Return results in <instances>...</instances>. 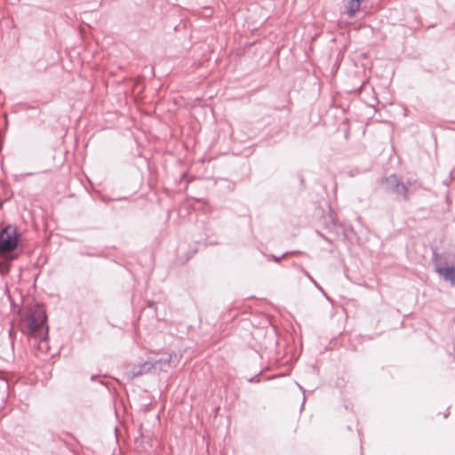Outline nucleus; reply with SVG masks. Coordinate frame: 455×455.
I'll use <instances>...</instances> for the list:
<instances>
[{
  "mask_svg": "<svg viewBox=\"0 0 455 455\" xmlns=\"http://www.w3.org/2000/svg\"><path fill=\"white\" fill-rule=\"evenodd\" d=\"M299 389L303 391V393L305 392L303 387L299 386Z\"/></svg>",
  "mask_w": 455,
  "mask_h": 455,
  "instance_id": "12",
  "label": "nucleus"
},
{
  "mask_svg": "<svg viewBox=\"0 0 455 455\" xmlns=\"http://www.w3.org/2000/svg\"><path fill=\"white\" fill-rule=\"evenodd\" d=\"M18 235L16 229L11 226L4 228L0 232V257L12 255L11 253L18 246Z\"/></svg>",
  "mask_w": 455,
  "mask_h": 455,
  "instance_id": "2",
  "label": "nucleus"
},
{
  "mask_svg": "<svg viewBox=\"0 0 455 455\" xmlns=\"http://www.w3.org/2000/svg\"><path fill=\"white\" fill-rule=\"evenodd\" d=\"M365 0H347L346 4V13L349 18H353L360 10V6Z\"/></svg>",
  "mask_w": 455,
  "mask_h": 455,
  "instance_id": "6",
  "label": "nucleus"
},
{
  "mask_svg": "<svg viewBox=\"0 0 455 455\" xmlns=\"http://www.w3.org/2000/svg\"><path fill=\"white\" fill-rule=\"evenodd\" d=\"M381 185L387 192L395 194L396 196L402 197L404 200H408V188L401 182L396 175L393 174L388 177L382 178Z\"/></svg>",
  "mask_w": 455,
  "mask_h": 455,
  "instance_id": "3",
  "label": "nucleus"
},
{
  "mask_svg": "<svg viewBox=\"0 0 455 455\" xmlns=\"http://www.w3.org/2000/svg\"><path fill=\"white\" fill-rule=\"evenodd\" d=\"M25 321L29 335L39 339L41 342L46 340L48 328L45 325L46 316L42 310L28 315Z\"/></svg>",
  "mask_w": 455,
  "mask_h": 455,
  "instance_id": "1",
  "label": "nucleus"
},
{
  "mask_svg": "<svg viewBox=\"0 0 455 455\" xmlns=\"http://www.w3.org/2000/svg\"><path fill=\"white\" fill-rule=\"evenodd\" d=\"M172 362V355H169L166 358H162L158 363H171Z\"/></svg>",
  "mask_w": 455,
  "mask_h": 455,
  "instance_id": "9",
  "label": "nucleus"
},
{
  "mask_svg": "<svg viewBox=\"0 0 455 455\" xmlns=\"http://www.w3.org/2000/svg\"><path fill=\"white\" fill-rule=\"evenodd\" d=\"M435 271L442 275L444 280L449 281L452 285L455 286V266L452 267H442L438 263L435 265Z\"/></svg>",
  "mask_w": 455,
  "mask_h": 455,
  "instance_id": "5",
  "label": "nucleus"
},
{
  "mask_svg": "<svg viewBox=\"0 0 455 455\" xmlns=\"http://www.w3.org/2000/svg\"><path fill=\"white\" fill-rule=\"evenodd\" d=\"M155 364L150 361H146L141 363L134 364L130 369L125 371L124 375L127 379H133L136 377L146 374L151 371Z\"/></svg>",
  "mask_w": 455,
  "mask_h": 455,
  "instance_id": "4",
  "label": "nucleus"
},
{
  "mask_svg": "<svg viewBox=\"0 0 455 455\" xmlns=\"http://www.w3.org/2000/svg\"><path fill=\"white\" fill-rule=\"evenodd\" d=\"M4 261H0V273L2 275H5L9 272L10 269V261L13 260L15 259V256L13 255H6L5 257H2Z\"/></svg>",
  "mask_w": 455,
  "mask_h": 455,
  "instance_id": "7",
  "label": "nucleus"
},
{
  "mask_svg": "<svg viewBox=\"0 0 455 455\" xmlns=\"http://www.w3.org/2000/svg\"><path fill=\"white\" fill-rule=\"evenodd\" d=\"M310 281L315 284V286L320 290L323 294L324 296H326V294L324 293L323 288L316 283V281L313 278V277H310Z\"/></svg>",
  "mask_w": 455,
  "mask_h": 455,
  "instance_id": "10",
  "label": "nucleus"
},
{
  "mask_svg": "<svg viewBox=\"0 0 455 455\" xmlns=\"http://www.w3.org/2000/svg\"><path fill=\"white\" fill-rule=\"evenodd\" d=\"M295 253H298V251L285 252L281 257L271 255V256H269V258H271L274 261L278 263L281 260V259L287 257L289 254H295Z\"/></svg>",
  "mask_w": 455,
  "mask_h": 455,
  "instance_id": "8",
  "label": "nucleus"
},
{
  "mask_svg": "<svg viewBox=\"0 0 455 455\" xmlns=\"http://www.w3.org/2000/svg\"><path fill=\"white\" fill-rule=\"evenodd\" d=\"M303 272H304V274L306 275V276H307L309 279H310V277H312V276L308 274V272H307L306 270H303Z\"/></svg>",
  "mask_w": 455,
  "mask_h": 455,
  "instance_id": "11",
  "label": "nucleus"
}]
</instances>
